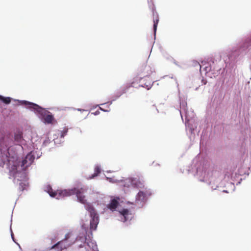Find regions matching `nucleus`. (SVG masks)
Here are the masks:
<instances>
[{
    "label": "nucleus",
    "instance_id": "obj_1",
    "mask_svg": "<svg viewBox=\"0 0 251 251\" xmlns=\"http://www.w3.org/2000/svg\"><path fill=\"white\" fill-rule=\"evenodd\" d=\"M24 142L23 133L20 130L14 134L10 132L0 134V167L6 165L10 169L12 163L19 158L18 152L23 150Z\"/></svg>",
    "mask_w": 251,
    "mask_h": 251
},
{
    "label": "nucleus",
    "instance_id": "obj_2",
    "mask_svg": "<svg viewBox=\"0 0 251 251\" xmlns=\"http://www.w3.org/2000/svg\"><path fill=\"white\" fill-rule=\"evenodd\" d=\"M87 189L88 187L87 186L79 183L73 188L56 191L52 189L51 185H48L45 188V191L48 193L50 197L57 200H59L64 197L75 195L77 201L84 204V206L88 212L90 217V227L89 228L91 230H95L97 229L99 223V215L93 205L91 203L87 202L84 194L86 192Z\"/></svg>",
    "mask_w": 251,
    "mask_h": 251
},
{
    "label": "nucleus",
    "instance_id": "obj_3",
    "mask_svg": "<svg viewBox=\"0 0 251 251\" xmlns=\"http://www.w3.org/2000/svg\"><path fill=\"white\" fill-rule=\"evenodd\" d=\"M42 152L37 151H31L20 161L17 159V161L12 163L10 168V171L13 173L14 183H19V189L23 192L28 185V178L26 173V168L29 167L34 162L35 156L37 159L42 156Z\"/></svg>",
    "mask_w": 251,
    "mask_h": 251
},
{
    "label": "nucleus",
    "instance_id": "obj_4",
    "mask_svg": "<svg viewBox=\"0 0 251 251\" xmlns=\"http://www.w3.org/2000/svg\"><path fill=\"white\" fill-rule=\"evenodd\" d=\"M187 171L188 173L193 174L200 181L211 185L212 190L219 187L218 182L220 179L213 176L210 163L207 160L199 157L194 158Z\"/></svg>",
    "mask_w": 251,
    "mask_h": 251
},
{
    "label": "nucleus",
    "instance_id": "obj_5",
    "mask_svg": "<svg viewBox=\"0 0 251 251\" xmlns=\"http://www.w3.org/2000/svg\"><path fill=\"white\" fill-rule=\"evenodd\" d=\"M180 100V114L182 120L183 114H184L185 118V127L187 134L189 136L191 140H195L197 136H199L200 132V127H198V122L194 111L191 109L188 110L186 101Z\"/></svg>",
    "mask_w": 251,
    "mask_h": 251
},
{
    "label": "nucleus",
    "instance_id": "obj_6",
    "mask_svg": "<svg viewBox=\"0 0 251 251\" xmlns=\"http://www.w3.org/2000/svg\"><path fill=\"white\" fill-rule=\"evenodd\" d=\"M16 100L19 102V105L24 106L26 109L33 112L45 125H53L56 122L54 115L49 111L48 108H44L36 103L26 100Z\"/></svg>",
    "mask_w": 251,
    "mask_h": 251
},
{
    "label": "nucleus",
    "instance_id": "obj_7",
    "mask_svg": "<svg viewBox=\"0 0 251 251\" xmlns=\"http://www.w3.org/2000/svg\"><path fill=\"white\" fill-rule=\"evenodd\" d=\"M251 46V35L247 37L241 39L236 47L228 52L227 54L228 58L225 60V63L229 65H233L240 56L246 54L249 47Z\"/></svg>",
    "mask_w": 251,
    "mask_h": 251
},
{
    "label": "nucleus",
    "instance_id": "obj_8",
    "mask_svg": "<svg viewBox=\"0 0 251 251\" xmlns=\"http://www.w3.org/2000/svg\"><path fill=\"white\" fill-rule=\"evenodd\" d=\"M217 63V60L215 58L211 57L209 59L208 61H202L200 66V71L204 72L206 74L210 72L216 71L217 72L221 70V67H218L216 66Z\"/></svg>",
    "mask_w": 251,
    "mask_h": 251
},
{
    "label": "nucleus",
    "instance_id": "obj_9",
    "mask_svg": "<svg viewBox=\"0 0 251 251\" xmlns=\"http://www.w3.org/2000/svg\"><path fill=\"white\" fill-rule=\"evenodd\" d=\"M221 75L222 77L221 88L223 90H224L226 93H228L231 91L233 86V81L230 75H229L226 73L225 74V69L223 70Z\"/></svg>",
    "mask_w": 251,
    "mask_h": 251
},
{
    "label": "nucleus",
    "instance_id": "obj_10",
    "mask_svg": "<svg viewBox=\"0 0 251 251\" xmlns=\"http://www.w3.org/2000/svg\"><path fill=\"white\" fill-rule=\"evenodd\" d=\"M152 193L150 190L146 188L144 190H140L136 196L135 202L139 205L138 208L142 207L147 201L148 197L151 195Z\"/></svg>",
    "mask_w": 251,
    "mask_h": 251
},
{
    "label": "nucleus",
    "instance_id": "obj_11",
    "mask_svg": "<svg viewBox=\"0 0 251 251\" xmlns=\"http://www.w3.org/2000/svg\"><path fill=\"white\" fill-rule=\"evenodd\" d=\"M124 186L126 187L142 189L144 188V181L139 177H128L124 180Z\"/></svg>",
    "mask_w": 251,
    "mask_h": 251
},
{
    "label": "nucleus",
    "instance_id": "obj_12",
    "mask_svg": "<svg viewBox=\"0 0 251 251\" xmlns=\"http://www.w3.org/2000/svg\"><path fill=\"white\" fill-rule=\"evenodd\" d=\"M134 207L127 208L125 207H121L118 211L120 215L119 220L125 223L126 221L131 220L133 218L132 212Z\"/></svg>",
    "mask_w": 251,
    "mask_h": 251
},
{
    "label": "nucleus",
    "instance_id": "obj_13",
    "mask_svg": "<svg viewBox=\"0 0 251 251\" xmlns=\"http://www.w3.org/2000/svg\"><path fill=\"white\" fill-rule=\"evenodd\" d=\"M148 2L149 4V7L150 9L151 10L152 13V15L154 17L153 18V33L154 35V39H155L156 33L157 30V25L159 22V16L157 12L156 11V7L155 6L152 1V0H148Z\"/></svg>",
    "mask_w": 251,
    "mask_h": 251
},
{
    "label": "nucleus",
    "instance_id": "obj_14",
    "mask_svg": "<svg viewBox=\"0 0 251 251\" xmlns=\"http://www.w3.org/2000/svg\"><path fill=\"white\" fill-rule=\"evenodd\" d=\"M120 199L119 197L111 199L109 203L107 204V208L112 211H118L122 207L120 204Z\"/></svg>",
    "mask_w": 251,
    "mask_h": 251
},
{
    "label": "nucleus",
    "instance_id": "obj_15",
    "mask_svg": "<svg viewBox=\"0 0 251 251\" xmlns=\"http://www.w3.org/2000/svg\"><path fill=\"white\" fill-rule=\"evenodd\" d=\"M144 78L145 77H144V76L141 77L139 81L140 83H141V84L139 85V87L145 88L147 90H149L151 88L154 82H152L151 84V81L144 82Z\"/></svg>",
    "mask_w": 251,
    "mask_h": 251
},
{
    "label": "nucleus",
    "instance_id": "obj_16",
    "mask_svg": "<svg viewBox=\"0 0 251 251\" xmlns=\"http://www.w3.org/2000/svg\"><path fill=\"white\" fill-rule=\"evenodd\" d=\"M155 70L153 68L150 66H145V72H142L144 77H148L153 72H154Z\"/></svg>",
    "mask_w": 251,
    "mask_h": 251
},
{
    "label": "nucleus",
    "instance_id": "obj_17",
    "mask_svg": "<svg viewBox=\"0 0 251 251\" xmlns=\"http://www.w3.org/2000/svg\"><path fill=\"white\" fill-rule=\"evenodd\" d=\"M16 100L17 99H12V98L9 97H4L2 95H0V101L1 102L7 105L10 104L12 100H13L14 101H17L18 102H19L17 100ZM18 105H19V103H18Z\"/></svg>",
    "mask_w": 251,
    "mask_h": 251
},
{
    "label": "nucleus",
    "instance_id": "obj_18",
    "mask_svg": "<svg viewBox=\"0 0 251 251\" xmlns=\"http://www.w3.org/2000/svg\"><path fill=\"white\" fill-rule=\"evenodd\" d=\"M121 96V95L120 94L119 92H117L116 94H114L111 97V100L107 102H105L102 104H100L101 105H104L105 104H108L107 105L108 107H109V106L112 104L113 101H115L118 99H119Z\"/></svg>",
    "mask_w": 251,
    "mask_h": 251
},
{
    "label": "nucleus",
    "instance_id": "obj_19",
    "mask_svg": "<svg viewBox=\"0 0 251 251\" xmlns=\"http://www.w3.org/2000/svg\"><path fill=\"white\" fill-rule=\"evenodd\" d=\"M101 171V166L100 165L97 164L95 166L94 169V173L91 176H89L90 179L94 178V177L100 175Z\"/></svg>",
    "mask_w": 251,
    "mask_h": 251
},
{
    "label": "nucleus",
    "instance_id": "obj_20",
    "mask_svg": "<svg viewBox=\"0 0 251 251\" xmlns=\"http://www.w3.org/2000/svg\"><path fill=\"white\" fill-rule=\"evenodd\" d=\"M58 135L60 134V138L64 139V137L67 135L68 132V128L67 127L64 128L62 130H59Z\"/></svg>",
    "mask_w": 251,
    "mask_h": 251
},
{
    "label": "nucleus",
    "instance_id": "obj_21",
    "mask_svg": "<svg viewBox=\"0 0 251 251\" xmlns=\"http://www.w3.org/2000/svg\"><path fill=\"white\" fill-rule=\"evenodd\" d=\"M132 87V85H127L124 88H123L121 91V92H119L120 94L121 95V96L125 93H126L127 91L128 90L129 88Z\"/></svg>",
    "mask_w": 251,
    "mask_h": 251
},
{
    "label": "nucleus",
    "instance_id": "obj_22",
    "mask_svg": "<svg viewBox=\"0 0 251 251\" xmlns=\"http://www.w3.org/2000/svg\"><path fill=\"white\" fill-rule=\"evenodd\" d=\"M55 144H60L64 142L63 139L58 138V136L56 138H54L52 140Z\"/></svg>",
    "mask_w": 251,
    "mask_h": 251
},
{
    "label": "nucleus",
    "instance_id": "obj_23",
    "mask_svg": "<svg viewBox=\"0 0 251 251\" xmlns=\"http://www.w3.org/2000/svg\"><path fill=\"white\" fill-rule=\"evenodd\" d=\"M51 141L50 139L49 138V137H47L44 141H43V143L42 144V147H45L47 146L50 143Z\"/></svg>",
    "mask_w": 251,
    "mask_h": 251
},
{
    "label": "nucleus",
    "instance_id": "obj_24",
    "mask_svg": "<svg viewBox=\"0 0 251 251\" xmlns=\"http://www.w3.org/2000/svg\"><path fill=\"white\" fill-rule=\"evenodd\" d=\"M10 233H11V236L12 240H13V241L14 242H15L19 246V248L21 249L20 244L16 242V240H15V239L14 237V233L12 230L11 227H10Z\"/></svg>",
    "mask_w": 251,
    "mask_h": 251
},
{
    "label": "nucleus",
    "instance_id": "obj_25",
    "mask_svg": "<svg viewBox=\"0 0 251 251\" xmlns=\"http://www.w3.org/2000/svg\"><path fill=\"white\" fill-rule=\"evenodd\" d=\"M201 65V64H200L198 61L196 60H194L192 61V65L194 67H198L199 68V69H200Z\"/></svg>",
    "mask_w": 251,
    "mask_h": 251
},
{
    "label": "nucleus",
    "instance_id": "obj_26",
    "mask_svg": "<svg viewBox=\"0 0 251 251\" xmlns=\"http://www.w3.org/2000/svg\"><path fill=\"white\" fill-rule=\"evenodd\" d=\"M100 105H96V106H94L93 107V108H95L98 106H99V109L103 112H109L110 111V110L105 109L101 107L100 106Z\"/></svg>",
    "mask_w": 251,
    "mask_h": 251
},
{
    "label": "nucleus",
    "instance_id": "obj_27",
    "mask_svg": "<svg viewBox=\"0 0 251 251\" xmlns=\"http://www.w3.org/2000/svg\"><path fill=\"white\" fill-rule=\"evenodd\" d=\"M164 56L166 59H167L170 61L172 62L173 60L174 59V58L169 54H165L164 55Z\"/></svg>",
    "mask_w": 251,
    "mask_h": 251
},
{
    "label": "nucleus",
    "instance_id": "obj_28",
    "mask_svg": "<svg viewBox=\"0 0 251 251\" xmlns=\"http://www.w3.org/2000/svg\"><path fill=\"white\" fill-rule=\"evenodd\" d=\"M243 142L242 143V145H241V148L242 149H244L245 150V147H246V137L244 136V137L243 138Z\"/></svg>",
    "mask_w": 251,
    "mask_h": 251
},
{
    "label": "nucleus",
    "instance_id": "obj_29",
    "mask_svg": "<svg viewBox=\"0 0 251 251\" xmlns=\"http://www.w3.org/2000/svg\"><path fill=\"white\" fill-rule=\"evenodd\" d=\"M172 62L176 65L177 66H178V67L179 68H181V66L179 65L177 63V62L174 58V59L173 60Z\"/></svg>",
    "mask_w": 251,
    "mask_h": 251
},
{
    "label": "nucleus",
    "instance_id": "obj_30",
    "mask_svg": "<svg viewBox=\"0 0 251 251\" xmlns=\"http://www.w3.org/2000/svg\"><path fill=\"white\" fill-rule=\"evenodd\" d=\"M106 179L110 182H115V181L113 180V179L111 177H106Z\"/></svg>",
    "mask_w": 251,
    "mask_h": 251
},
{
    "label": "nucleus",
    "instance_id": "obj_31",
    "mask_svg": "<svg viewBox=\"0 0 251 251\" xmlns=\"http://www.w3.org/2000/svg\"><path fill=\"white\" fill-rule=\"evenodd\" d=\"M201 81L202 84H203V85H205L207 83V80L206 79H203V78H202L201 79Z\"/></svg>",
    "mask_w": 251,
    "mask_h": 251
},
{
    "label": "nucleus",
    "instance_id": "obj_32",
    "mask_svg": "<svg viewBox=\"0 0 251 251\" xmlns=\"http://www.w3.org/2000/svg\"><path fill=\"white\" fill-rule=\"evenodd\" d=\"M100 113V112L99 110H97L95 112L92 113V114H94L95 116L99 115Z\"/></svg>",
    "mask_w": 251,
    "mask_h": 251
},
{
    "label": "nucleus",
    "instance_id": "obj_33",
    "mask_svg": "<svg viewBox=\"0 0 251 251\" xmlns=\"http://www.w3.org/2000/svg\"><path fill=\"white\" fill-rule=\"evenodd\" d=\"M127 204H132V205H134V203L132 202H130L129 201H127L126 202Z\"/></svg>",
    "mask_w": 251,
    "mask_h": 251
},
{
    "label": "nucleus",
    "instance_id": "obj_34",
    "mask_svg": "<svg viewBox=\"0 0 251 251\" xmlns=\"http://www.w3.org/2000/svg\"><path fill=\"white\" fill-rule=\"evenodd\" d=\"M77 110L78 111H85V110L82 109L81 108H77Z\"/></svg>",
    "mask_w": 251,
    "mask_h": 251
},
{
    "label": "nucleus",
    "instance_id": "obj_35",
    "mask_svg": "<svg viewBox=\"0 0 251 251\" xmlns=\"http://www.w3.org/2000/svg\"><path fill=\"white\" fill-rule=\"evenodd\" d=\"M222 192L224 193H228V191L226 190H224Z\"/></svg>",
    "mask_w": 251,
    "mask_h": 251
},
{
    "label": "nucleus",
    "instance_id": "obj_36",
    "mask_svg": "<svg viewBox=\"0 0 251 251\" xmlns=\"http://www.w3.org/2000/svg\"><path fill=\"white\" fill-rule=\"evenodd\" d=\"M79 132H80V133H82V131H81V129H80V128H79Z\"/></svg>",
    "mask_w": 251,
    "mask_h": 251
},
{
    "label": "nucleus",
    "instance_id": "obj_37",
    "mask_svg": "<svg viewBox=\"0 0 251 251\" xmlns=\"http://www.w3.org/2000/svg\"><path fill=\"white\" fill-rule=\"evenodd\" d=\"M198 88H199V87H196V88H195V90H196V91H197V90H198Z\"/></svg>",
    "mask_w": 251,
    "mask_h": 251
},
{
    "label": "nucleus",
    "instance_id": "obj_38",
    "mask_svg": "<svg viewBox=\"0 0 251 251\" xmlns=\"http://www.w3.org/2000/svg\"><path fill=\"white\" fill-rule=\"evenodd\" d=\"M240 183H241V182H240V181H239V182H237V184H240Z\"/></svg>",
    "mask_w": 251,
    "mask_h": 251
},
{
    "label": "nucleus",
    "instance_id": "obj_39",
    "mask_svg": "<svg viewBox=\"0 0 251 251\" xmlns=\"http://www.w3.org/2000/svg\"><path fill=\"white\" fill-rule=\"evenodd\" d=\"M250 71H251V65H250Z\"/></svg>",
    "mask_w": 251,
    "mask_h": 251
},
{
    "label": "nucleus",
    "instance_id": "obj_40",
    "mask_svg": "<svg viewBox=\"0 0 251 251\" xmlns=\"http://www.w3.org/2000/svg\"><path fill=\"white\" fill-rule=\"evenodd\" d=\"M212 74H215V75L216 74L215 73H214V72L212 73Z\"/></svg>",
    "mask_w": 251,
    "mask_h": 251
}]
</instances>
